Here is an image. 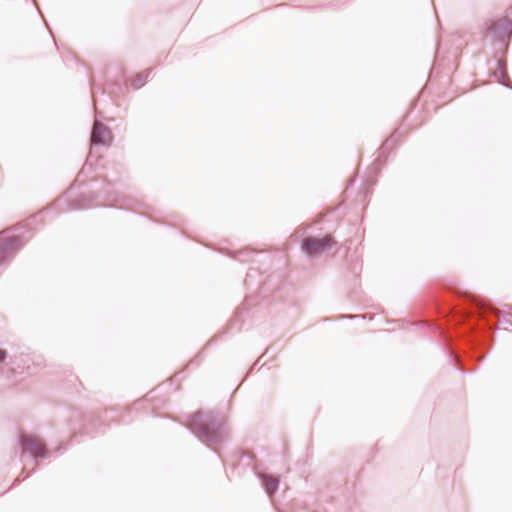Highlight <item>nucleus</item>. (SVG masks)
<instances>
[{"label":"nucleus","instance_id":"ddd939ff","mask_svg":"<svg viewBox=\"0 0 512 512\" xmlns=\"http://www.w3.org/2000/svg\"><path fill=\"white\" fill-rule=\"evenodd\" d=\"M376 169H377V165H376V163H374V164L372 165V167H370V168H369V173H370V172H372V171H373V172H374V171H376Z\"/></svg>","mask_w":512,"mask_h":512},{"label":"nucleus","instance_id":"7ed1b4c3","mask_svg":"<svg viewBox=\"0 0 512 512\" xmlns=\"http://www.w3.org/2000/svg\"><path fill=\"white\" fill-rule=\"evenodd\" d=\"M485 308L472 299H465L463 306H455L452 308V321L454 324H460L469 321V329H473L474 324L471 323L474 317H484Z\"/></svg>","mask_w":512,"mask_h":512},{"label":"nucleus","instance_id":"9b49d317","mask_svg":"<svg viewBox=\"0 0 512 512\" xmlns=\"http://www.w3.org/2000/svg\"><path fill=\"white\" fill-rule=\"evenodd\" d=\"M87 201H88L87 197L84 195H81L71 202L70 209L76 210V209L90 208L91 204L88 203Z\"/></svg>","mask_w":512,"mask_h":512},{"label":"nucleus","instance_id":"dca6fc26","mask_svg":"<svg viewBox=\"0 0 512 512\" xmlns=\"http://www.w3.org/2000/svg\"><path fill=\"white\" fill-rule=\"evenodd\" d=\"M61 450H62V447H61V446H59V447H58V449H57V451H58V452H60Z\"/></svg>","mask_w":512,"mask_h":512},{"label":"nucleus","instance_id":"f257e3e1","mask_svg":"<svg viewBox=\"0 0 512 512\" xmlns=\"http://www.w3.org/2000/svg\"><path fill=\"white\" fill-rule=\"evenodd\" d=\"M187 426L201 442L214 451L224 441L226 430L223 418L212 411H199L190 415Z\"/></svg>","mask_w":512,"mask_h":512},{"label":"nucleus","instance_id":"39448f33","mask_svg":"<svg viewBox=\"0 0 512 512\" xmlns=\"http://www.w3.org/2000/svg\"><path fill=\"white\" fill-rule=\"evenodd\" d=\"M485 29L487 34L501 42H506L512 35V22L504 18L488 20L485 23Z\"/></svg>","mask_w":512,"mask_h":512},{"label":"nucleus","instance_id":"f8f14e48","mask_svg":"<svg viewBox=\"0 0 512 512\" xmlns=\"http://www.w3.org/2000/svg\"><path fill=\"white\" fill-rule=\"evenodd\" d=\"M7 358V352L0 348V364L4 363Z\"/></svg>","mask_w":512,"mask_h":512},{"label":"nucleus","instance_id":"1a4fd4ad","mask_svg":"<svg viewBox=\"0 0 512 512\" xmlns=\"http://www.w3.org/2000/svg\"><path fill=\"white\" fill-rule=\"evenodd\" d=\"M497 71H494L493 72V76L494 78L499 82L501 83L502 85L504 86H508L506 83H505V80H508V74H507V65H506V62L503 61V60H498L497 61Z\"/></svg>","mask_w":512,"mask_h":512},{"label":"nucleus","instance_id":"6e6552de","mask_svg":"<svg viewBox=\"0 0 512 512\" xmlns=\"http://www.w3.org/2000/svg\"><path fill=\"white\" fill-rule=\"evenodd\" d=\"M258 476L266 493L272 496L278 489L279 479L265 473H259Z\"/></svg>","mask_w":512,"mask_h":512},{"label":"nucleus","instance_id":"423d86ee","mask_svg":"<svg viewBox=\"0 0 512 512\" xmlns=\"http://www.w3.org/2000/svg\"><path fill=\"white\" fill-rule=\"evenodd\" d=\"M334 244L335 240L330 235H326L323 238L309 236L302 240L301 247L307 255L313 256L322 253L326 249H330Z\"/></svg>","mask_w":512,"mask_h":512},{"label":"nucleus","instance_id":"0eeeda50","mask_svg":"<svg viewBox=\"0 0 512 512\" xmlns=\"http://www.w3.org/2000/svg\"><path fill=\"white\" fill-rule=\"evenodd\" d=\"M111 137L110 129L96 118L91 131V143L104 145L111 140Z\"/></svg>","mask_w":512,"mask_h":512},{"label":"nucleus","instance_id":"20e7f679","mask_svg":"<svg viewBox=\"0 0 512 512\" xmlns=\"http://www.w3.org/2000/svg\"><path fill=\"white\" fill-rule=\"evenodd\" d=\"M19 443L23 453H28L36 461L48 457L49 451L38 437L22 434Z\"/></svg>","mask_w":512,"mask_h":512},{"label":"nucleus","instance_id":"9d476101","mask_svg":"<svg viewBox=\"0 0 512 512\" xmlns=\"http://www.w3.org/2000/svg\"><path fill=\"white\" fill-rule=\"evenodd\" d=\"M150 74H151V69H146V70L142 71L141 73L136 74L135 76H133L131 78L130 85L134 89L141 88L147 82V79L149 78Z\"/></svg>","mask_w":512,"mask_h":512},{"label":"nucleus","instance_id":"f03ea898","mask_svg":"<svg viewBox=\"0 0 512 512\" xmlns=\"http://www.w3.org/2000/svg\"><path fill=\"white\" fill-rule=\"evenodd\" d=\"M12 229L0 233V263L13 258L29 240L23 234L8 235Z\"/></svg>","mask_w":512,"mask_h":512},{"label":"nucleus","instance_id":"2eb2a0df","mask_svg":"<svg viewBox=\"0 0 512 512\" xmlns=\"http://www.w3.org/2000/svg\"><path fill=\"white\" fill-rule=\"evenodd\" d=\"M346 318H354L355 316H351V315H348V316H345Z\"/></svg>","mask_w":512,"mask_h":512},{"label":"nucleus","instance_id":"4468645a","mask_svg":"<svg viewBox=\"0 0 512 512\" xmlns=\"http://www.w3.org/2000/svg\"><path fill=\"white\" fill-rule=\"evenodd\" d=\"M454 358H455L456 364L459 366V369L462 370V366H460V364L458 363L457 356L455 355Z\"/></svg>","mask_w":512,"mask_h":512}]
</instances>
